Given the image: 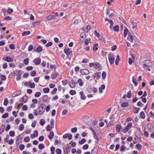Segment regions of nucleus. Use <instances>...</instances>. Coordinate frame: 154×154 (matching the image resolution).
I'll return each instance as SVG.
<instances>
[{"label": "nucleus", "mask_w": 154, "mask_h": 154, "mask_svg": "<svg viewBox=\"0 0 154 154\" xmlns=\"http://www.w3.org/2000/svg\"><path fill=\"white\" fill-rule=\"evenodd\" d=\"M44 105L42 104L39 106L38 109V110L39 114L40 115L43 114L45 111V109L44 108Z\"/></svg>", "instance_id": "obj_2"}, {"label": "nucleus", "mask_w": 154, "mask_h": 154, "mask_svg": "<svg viewBox=\"0 0 154 154\" xmlns=\"http://www.w3.org/2000/svg\"><path fill=\"white\" fill-rule=\"evenodd\" d=\"M64 152L65 153H68L69 152V147L68 146L63 147Z\"/></svg>", "instance_id": "obj_17"}, {"label": "nucleus", "mask_w": 154, "mask_h": 154, "mask_svg": "<svg viewBox=\"0 0 154 154\" xmlns=\"http://www.w3.org/2000/svg\"><path fill=\"white\" fill-rule=\"evenodd\" d=\"M24 84V85L26 86H29L30 84V82H26Z\"/></svg>", "instance_id": "obj_60"}, {"label": "nucleus", "mask_w": 154, "mask_h": 154, "mask_svg": "<svg viewBox=\"0 0 154 154\" xmlns=\"http://www.w3.org/2000/svg\"><path fill=\"white\" fill-rule=\"evenodd\" d=\"M26 97H22L20 99V101L21 102H25L26 100Z\"/></svg>", "instance_id": "obj_38"}, {"label": "nucleus", "mask_w": 154, "mask_h": 154, "mask_svg": "<svg viewBox=\"0 0 154 154\" xmlns=\"http://www.w3.org/2000/svg\"><path fill=\"white\" fill-rule=\"evenodd\" d=\"M71 132L72 133H75L77 131V128L76 127L72 128L71 130Z\"/></svg>", "instance_id": "obj_54"}, {"label": "nucleus", "mask_w": 154, "mask_h": 154, "mask_svg": "<svg viewBox=\"0 0 154 154\" xmlns=\"http://www.w3.org/2000/svg\"><path fill=\"white\" fill-rule=\"evenodd\" d=\"M114 125V123L112 121H110L108 124L107 127H110L113 126Z\"/></svg>", "instance_id": "obj_49"}, {"label": "nucleus", "mask_w": 154, "mask_h": 154, "mask_svg": "<svg viewBox=\"0 0 154 154\" xmlns=\"http://www.w3.org/2000/svg\"><path fill=\"white\" fill-rule=\"evenodd\" d=\"M21 74H19L16 77V79L17 81H18L21 79Z\"/></svg>", "instance_id": "obj_61"}, {"label": "nucleus", "mask_w": 154, "mask_h": 154, "mask_svg": "<svg viewBox=\"0 0 154 154\" xmlns=\"http://www.w3.org/2000/svg\"><path fill=\"white\" fill-rule=\"evenodd\" d=\"M77 83H78L80 86H82L83 83L81 79H78L77 82H76V84Z\"/></svg>", "instance_id": "obj_26"}, {"label": "nucleus", "mask_w": 154, "mask_h": 154, "mask_svg": "<svg viewBox=\"0 0 154 154\" xmlns=\"http://www.w3.org/2000/svg\"><path fill=\"white\" fill-rule=\"evenodd\" d=\"M41 62V60L40 58H36L34 59L33 60V62L36 65H39L40 64Z\"/></svg>", "instance_id": "obj_11"}, {"label": "nucleus", "mask_w": 154, "mask_h": 154, "mask_svg": "<svg viewBox=\"0 0 154 154\" xmlns=\"http://www.w3.org/2000/svg\"><path fill=\"white\" fill-rule=\"evenodd\" d=\"M50 90V89L48 88H44L43 89L44 92V93H48Z\"/></svg>", "instance_id": "obj_46"}, {"label": "nucleus", "mask_w": 154, "mask_h": 154, "mask_svg": "<svg viewBox=\"0 0 154 154\" xmlns=\"http://www.w3.org/2000/svg\"><path fill=\"white\" fill-rule=\"evenodd\" d=\"M97 148H94L91 151V154H97Z\"/></svg>", "instance_id": "obj_25"}, {"label": "nucleus", "mask_w": 154, "mask_h": 154, "mask_svg": "<svg viewBox=\"0 0 154 154\" xmlns=\"http://www.w3.org/2000/svg\"><path fill=\"white\" fill-rule=\"evenodd\" d=\"M85 119L84 120L85 122L88 125H90L92 121L91 119L87 116H85Z\"/></svg>", "instance_id": "obj_7"}, {"label": "nucleus", "mask_w": 154, "mask_h": 154, "mask_svg": "<svg viewBox=\"0 0 154 154\" xmlns=\"http://www.w3.org/2000/svg\"><path fill=\"white\" fill-rule=\"evenodd\" d=\"M54 136V133L53 131H51L49 134L48 135V137L50 139H51Z\"/></svg>", "instance_id": "obj_24"}, {"label": "nucleus", "mask_w": 154, "mask_h": 154, "mask_svg": "<svg viewBox=\"0 0 154 154\" xmlns=\"http://www.w3.org/2000/svg\"><path fill=\"white\" fill-rule=\"evenodd\" d=\"M64 52L68 56L70 55V54L72 53V50H71V49L69 48L65 49Z\"/></svg>", "instance_id": "obj_10"}, {"label": "nucleus", "mask_w": 154, "mask_h": 154, "mask_svg": "<svg viewBox=\"0 0 154 154\" xmlns=\"http://www.w3.org/2000/svg\"><path fill=\"white\" fill-rule=\"evenodd\" d=\"M132 82L135 86H136L138 84L137 82L136 81V80L135 79L134 77V76L132 77Z\"/></svg>", "instance_id": "obj_36"}, {"label": "nucleus", "mask_w": 154, "mask_h": 154, "mask_svg": "<svg viewBox=\"0 0 154 154\" xmlns=\"http://www.w3.org/2000/svg\"><path fill=\"white\" fill-rule=\"evenodd\" d=\"M29 87L31 88H34L35 87V83H31L30 82V85H29Z\"/></svg>", "instance_id": "obj_58"}, {"label": "nucleus", "mask_w": 154, "mask_h": 154, "mask_svg": "<svg viewBox=\"0 0 154 154\" xmlns=\"http://www.w3.org/2000/svg\"><path fill=\"white\" fill-rule=\"evenodd\" d=\"M8 103V99L7 98H5L4 102V105L5 106H6L7 105Z\"/></svg>", "instance_id": "obj_50"}, {"label": "nucleus", "mask_w": 154, "mask_h": 154, "mask_svg": "<svg viewBox=\"0 0 154 154\" xmlns=\"http://www.w3.org/2000/svg\"><path fill=\"white\" fill-rule=\"evenodd\" d=\"M131 126L132 123L131 122L128 123L125 129L123 130V132L124 133H126L131 128Z\"/></svg>", "instance_id": "obj_4"}, {"label": "nucleus", "mask_w": 154, "mask_h": 154, "mask_svg": "<svg viewBox=\"0 0 154 154\" xmlns=\"http://www.w3.org/2000/svg\"><path fill=\"white\" fill-rule=\"evenodd\" d=\"M75 81L73 80H72L69 84V85L70 87L72 88H74L75 87Z\"/></svg>", "instance_id": "obj_15"}, {"label": "nucleus", "mask_w": 154, "mask_h": 154, "mask_svg": "<svg viewBox=\"0 0 154 154\" xmlns=\"http://www.w3.org/2000/svg\"><path fill=\"white\" fill-rule=\"evenodd\" d=\"M136 147L139 149V150H141L142 148V146L140 144H137L136 145Z\"/></svg>", "instance_id": "obj_62"}, {"label": "nucleus", "mask_w": 154, "mask_h": 154, "mask_svg": "<svg viewBox=\"0 0 154 154\" xmlns=\"http://www.w3.org/2000/svg\"><path fill=\"white\" fill-rule=\"evenodd\" d=\"M145 62L144 63V64L143 66V67L144 68H146V67H149L151 66L152 64L150 63V61L149 60H145Z\"/></svg>", "instance_id": "obj_3"}, {"label": "nucleus", "mask_w": 154, "mask_h": 154, "mask_svg": "<svg viewBox=\"0 0 154 154\" xmlns=\"http://www.w3.org/2000/svg\"><path fill=\"white\" fill-rule=\"evenodd\" d=\"M55 18V17L54 15H50L46 18L45 19V21H48L51 20L52 19H54Z\"/></svg>", "instance_id": "obj_12"}, {"label": "nucleus", "mask_w": 154, "mask_h": 154, "mask_svg": "<svg viewBox=\"0 0 154 154\" xmlns=\"http://www.w3.org/2000/svg\"><path fill=\"white\" fill-rule=\"evenodd\" d=\"M105 86L104 85H102L101 86L100 88H99V92L100 93H102L103 92L102 90L104 89L105 88Z\"/></svg>", "instance_id": "obj_29"}, {"label": "nucleus", "mask_w": 154, "mask_h": 154, "mask_svg": "<svg viewBox=\"0 0 154 154\" xmlns=\"http://www.w3.org/2000/svg\"><path fill=\"white\" fill-rule=\"evenodd\" d=\"M9 46L11 50H14L15 48V45L14 44H10L9 45Z\"/></svg>", "instance_id": "obj_42"}, {"label": "nucleus", "mask_w": 154, "mask_h": 154, "mask_svg": "<svg viewBox=\"0 0 154 154\" xmlns=\"http://www.w3.org/2000/svg\"><path fill=\"white\" fill-rule=\"evenodd\" d=\"M51 128H53L54 126V121L53 119H51L50 122V125Z\"/></svg>", "instance_id": "obj_27"}, {"label": "nucleus", "mask_w": 154, "mask_h": 154, "mask_svg": "<svg viewBox=\"0 0 154 154\" xmlns=\"http://www.w3.org/2000/svg\"><path fill=\"white\" fill-rule=\"evenodd\" d=\"M21 91H19L16 92L12 95V96H17L21 94Z\"/></svg>", "instance_id": "obj_32"}, {"label": "nucleus", "mask_w": 154, "mask_h": 154, "mask_svg": "<svg viewBox=\"0 0 154 154\" xmlns=\"http://www.w3.org/2000/svg\"><path fill=\"white\" fill-rule=\"evenodd\" d=\"M124 102V101H123L122 100H121L120 101V102L121 103H122L121 105V106L122 107H126V102Z\"/></svg>", "instance_id": "obj_23"}, {"label": "nucleus", "mask_w": 154, "mask_h": 154, "mask_svg": "<svg viewBox=\"0 0 154 154\" xmlns=\"http://www.w3.org/2000/svg\"><path fill=\"white\" fill-rule=\"evenodd\" d=\"M106 72H103L102 74V78L103 79H105L106 77Z\"/></svg>", "instance_id": "obj_51"}, {"label": "nucleus", "mask_w": 154, "mask_h": 154, "mask_svg": "<svg viewBox=\"0 0 154 154\" xmlns=\"http://www.w3.org/2000/svg\"><path fill=\"white\" fill-rule=\"evenodd\" d=\"M105 21H108L111 25H112L113 24V22L112 20L107 18H106L105 19Z\"/></svg>", "instance_id": "obj_22"}, {"label": "nucleus", "mask_w": 154, "mask_h": 154, "mask_svg": "<svg viewBox=\"0 0 154 154\" xmlns=\"http://www.w3.org/2000/svg\"><path fill=\"white\" fill-rule=\"evenodd\" d=\"M30 138L29 137H26L24 138V141L26 142H28L30 140Z\"/></svg>", "instance_id": "obj_53"}, {"label": "nucleus", "mask_w": 154, "mask_h": 154, "mask_svg": "<svg viewBox=\"0 0 154 154\" xmlns=\"http://www.w3.org/2000/svg\"><path fill=\"white\" fill-rule=\"evenodd\" d=\"M42 50L43 49L42 47L39 46L36 48V51L38 53H40L42 51Z\"/></svg>", "instance_id": "obj_31"}, {"label": "nucleus", "mask_w": 154, "mask_h": 154, "mask_svg": "<svg viewBox=\"0 0 154 154\" xmlns=\"http://www.w3.org/2000/svg\"><path fill=\"white\" fill-rule=\"evenodd\" d=\"M130 33L129 32V31L127 28H126L124 30V36L125 38L127 35L128 34V33Z\"/></svg>", "instance_id": "obj_18"}, {"label": "nucleus", "mask_w": 154, "mask_h": 154, "mask_svg": "<svg viewBox=\"0 0 154 154\" xmlns=\"http://www.w3.org/2000/svg\"><path fill=\"white\" fill-rule=\"evenodd\" d=\"M131 24L132 25V28L134 29L137 27L136 23L134 22L133 20H131Z\"/></svg>", "instance_id": "obj_30"}, {"label": "nucleus", "mask_w": 154, "mask_h": 154, "mask_svg": "<svg viewBox=\"0 0 154 154\" xmlns=\"http://www.w3.org/2000/svg\"><path fill=\"white\" fill-rule=\"evenodd\" d=\"M41 23L40 21H38L34 22L32 23L33 25L34 26H37L39 25Z\"/></svg>", "instance_id": "obj_41"}, {"label": "nucleus", "mask_w": 154, "mask_h": 154, "mask_svg": "<svg viewBox=\"0 0 154 154\" xmlns=\"http://www.w3.org/2000/svg\"><path fill=\"white\" fill-rule=\"evenodd\" d=\"M146 128L148 131H150L153 129L152 125L151 124H148L146 127Z\"/></svg>", "instance_id": "obj_13"}, {"label": "nucleus", "mask_w": 154, "mask_h": 154, "mask_svg": "<svg viewBox=\"0 0 154 154\" xmlns=\"http://www.w3.org/2000/svg\"><path fill=\"white\" fill-rule=\"evenodd\" d=\"M36 74V71L35 70L31 71L30 72V75L33 77Z\"/></svg>", "instance_id": "obj_43"}, {"label": "nucleus", "mask_w": 154, "mask_h": 154, "mask_svg": "<svg viewBox=\"0 0 154 154\" xmlns=\"http://www.w3.org/2000/svg\"><path fill=\"white\" fill-rule=\"evenodd\" d=\"M119 27L118 25L115 26L113 27V30L116 32H118L119 31Z\"/></svg>", "instance_id": "obj_35"}, {"label": "nucleus", "mask_w": 154, "mask_h": 154, "mask_svg": "<svg viewBox=\"0 0 154 154\" xmlns=\"http://www.w3.org/2000/svg\"><path fill=\"white\" fill-rule=\"evenodd\" d=\"M101 73L100 72H98L94 73L93 75V77L97 80H98L100 79V77Z\"/></svg>", "instance_id": "obj_9"}, {"label": "nucleus", "mask_w": 154, "mask_h": 154, "mask_svg": "<svg viewBox=\"0 0 154 154\" xmlns=\"http://www.w3.org/2000/svg\"><path fill=\"white\" fill-rule=\"evenodd\" d=\"M120 60V58L119 55H117L116 57V58L115 61V64L116 65H118L119 62Z\"/></svg>", "instance_id": "obj_21"}, {"label": "nucleus", "mask_w": 154, "mask_h": 154, "mask_svg": "<svg viewBox=\"0 0 154 154\" xmlns=\"http://www.w3.org/2000/svg\"><path fill=\"white\" fill-rule=\"evenodd\" d=\"M86 140L85 138H82L81 140L79 142V143L80 144H82L85 142Z\"/></svg>", "instance_id": "obj_40"}, {"label": "nucleus", "mask_w": 154, "mask_h": 154, "mask_svg": "<svg viewBox=\"0 0 154 154\" xmlns=\"http://www.w3.org/2000/svg\"><path fill=\"white\" fill-rule=\"evenodd\" d=\"M69 97H65V99L62 101V103L64 104L65 103L69 104L71 105L74 106V104L73 103L70 102V101L69 100V99L70 100Z\"/></svg>", "instance_id": "obj_1"}, {"label": "nucleus", "mask_w": 154, "mask_h": 154, "mask_svg": "<svg viewBox=\"0 0 154 154\" xmlns=\"http://www.w3.org/2000/svg\"><path fill=\"white\" fill-rule=\"evenodd\" d=\"M45 146L43 144H40L38 145L39 148L40 149H42L44 148Z\"/></svg>", "instance_id": "obj_52"}, {"label": "nucleus", "mask_w": 154, "mask_h": 154, "mask_svg": "<svg viewBox=\"0 0 154 154\" xmlns=\"http://www.w3.org/2000/svg\"><path fill=\"white\" fill-rule=\"evenodd\" d=\"M52 128H51V126H50L49 125H48L47 126V128H46V130L47 131H51V129Z\"/></svg>", "instance_id": "obj_59"}, {"label": "nucleus", "mask_w": 154, "mask_h": 154, "mask_svg": "<svg viewBox=\"0 0 154 154\" xmlns=\"http://www.w3.org/2000/svg\"><path fill=\"white\" fill-rule=\"evenodd\" d=\"M135 37L134 35H132L130 33H129L127 39L131 42H133L134 38Z\"/></svg>", "instance_id": "obj_6"}, {"label": "nucleus", "mask_w": 154, "mask_h": 154, "mask_svg": "<svg viewBox=\"0 0 154 154\" xmlns=\"http://www.w3.org/2000/svg\"><path fill=\"white\" fill-rule=\"evenodd\" d=\"M59 75V74L58 73L54 72L51 75V77L53 79H55Z\"/></svg>", "instance_id": "obj_14"}, {"label": "nucleus", "mask_w": 154, "mask_h": 154, "mask_svg": "<svg viewBox=\"0 0 154 154\" xmlns=\"http://www.w3.org/2000/svg\"><path fill=\"white\" fill-rule=\"evenodd\" d=\"M5 60L8 62H11L13 61V60H12L11 58L9 57H6Z\"/></svg>", "instance_id": "obj_28"}, {"label": "nucleus", "mask_w": 154, "mask_h": 154, "mask_svg": "<svg viewBox=\"0 0 154 154\" xmlns=\"http://www.w3.org/2000/svg\"><path fill=\"white\" fill-rule=\"evenodd\" d=\"M0 78H1V80L2 81H5V80L6 79V76L5 75H2L1 76Z\"/></svg>", "instance_id": "obj_57"}, {"label": "nucleus", "mask_w": 154, "mask_h": 154, "mask_svg": "<svg viewBox=\"0 0 154 154\" xmlns=\"http://www.w3.org/2000/svg\"><path fill=\"white\" fill-rule=\"evenodd\" d=\"M33 48V46L32 45H30L28 48L29 51H31L32 50Z\"/></svg>", "instance_id": "obj_56"}, {"label": "nucleus", "mask_w": 154, "mask_h": 154, "mask_svg": "<svg viewBox=\"0 0 154 154\" xmlns=\"http://www.w3.org/2000/svg\"><path fill=\"white\" fill-rule=\"evenodd\" d=\"M82 75H87L89 73V72L87 69H83L81 72Z\"/></svg>", "instance_id": "obj_16"}, {"label": "nucleus", "mask_w": 154, "mask_h": 154, "mask_svg": "<svg viewBox=\"0 0 154 154\" xmlns=\"http://www.w3.org/2000/svg\"><path fill=\"white\" fill-rule=\"evenodd\" d=\"M30 31H24L22 33L23 36L29 35L30 34Z\"/></svg>", "instance_id": "obj_34"}, {"label": "nucleus", "mask_w": 154, "mask_h": 154, "mask_svg": "<svg viewBox=\"0 0 154 154\" xmlns=\"http://www.w3.org/2000/svg\"><path fill=\"white\" fill-rule=\"evenodd\" d=\"M91 39L90 38L86 39L85 41V44L86 45H88L89 43L91 41Z\"/></svg>", "instance_id": "obj_33"}, {"label": "nucleus", "mask_w": 154, "mask_h": 154, "mask_svg": "<svg viewBox=\"0 0 154 154\" xmlns=\"http://www.w3.org/2000/svg\"><path fill=\"white\" fill-rule=\"evenodd\" d=\"M80 41L83 42L86 37L85 33L84 32H81L80 35Z\"/></svg>", "instance_id": "obj_5"}, {"label": "nucleus", "mask_w": 154, "mask_h": 154, "mask_svg": "<svg viewBox=\"0 0 154 154\" xmlns=\"http://www.w3.org/2000/svg\"><path fill=\"white\" fill-rule=\"evenodd\" d=\"M98 46V44H96L94 45L93 47V50L94 51H96L98 49L97 47Z\"/></svg>", "instance_id": "obj_47"}, {"label": "nucleus", "mask_w": 154, "mask_h": 154, "mask_svg": "<svg viewBox=\"0 0 154 154\" xmlns=\"http://www.w3.org/2000/svg\"><path fill=\"white\" fill-rule=\"evenodd\" d=\"M10 135L11 137H14L15 136V132L14 131H11L9 132Z\"/></svg>", "instance_id": "obj_44"}, {"label": "nucleus", "mask_w": 154, "mask_h": 154, "mask_svg": "<svg viewBox=\"0 0 154 154\" xmlns=\"http://www.w3.org/2000/svg\"><path fill=\"white\" fill-rule=\"evenodd\" d=\"M94 33L95 35L98 38L100 37V34L99 33H98L96 30H95L94 31Z\"/></svg>", "instance_id": "obj_64"}, {"label": "nucleus", "mask_w": 154, "mask_h": 154, "mask_svg": "<svg viewBox=\"0 0 154 154\" xmlns=\"http://www.w3.org/2000/svg\"><path fill=\"white\" fill-rule=\"evenodd\" d=\"M125 149V147L124 145H122L121 146L120 151L121 152L124 151Z\"/></svg>", "instance_id": "obj_48"}, {"label": "nucleus", "mask_w": 154, "mask_h": 154, "mask_svg": "<svg viewBox=\"0 0 154 154\" xmlns=\"http://www.w3.org/2000/svg\"><path fill=\"white\" fill-rule=\"evenodd\" d=\"M24 129V126L23 124H20L19 126V129L20 131H22Z\"/></svg>", "instance_id": "obj_39"}, {"label": "nucleus", "mask_w": 154, "mask_h": 154, "mask_svg": "<svg viewBox=\"0 0 154 154\" xmlns=\"http://www.w3.org/2000/svg\"><path fill=\"white\" fill-rule=\"evenodd\" d=\"M108 60L110 64H112L114 63L115 57L113 56V55L112 56H109Z\"/></svg>", "instance_id": "obj_8"}, {"label": "nucleus", "mask_w": 154, "mask_h": 154, "mask_svg": "<svg viewBox=\"0 0 154 154\" xmlns=\"http://www.w3.org/2000/svg\"><path fill=\"white\" fill-rule=\"evenodd\" d=\"M116 131H119L120 132L122 131V127L121 125H117L116 128Z\"/></svg>", "instance_id": "obj_20"}, {"label": "nucleus", "mask_w": 154, "mask_h": 154, "mask_svg": "<svg viewBox=\"0 0 154 154\" xmlns=\"http://www.w3.org/2000/svg\"><path fill=\"white\" fill-rule=\"evenodd\" d=\"M29 60L28 58H26L24 60L23 62L25 65H27L29 63Z\"/></svg>", "instance_id": "obj_55"}, {"label": "nucleus", "mask_w": 154, "mask_h": 154, "mask_svg": "<svg viewBox=\"0 0 154 154\" xmlns=\"http://www.w3.org/2000/svg\"><path fill=\"white\" fill-rule=\"evenodd\" d=\"M45 121L43 119H41L40 120V124L41 125H43L45 124Z\"/></svg>", "instance_id": "obj_45"}, {"label": "nucleus", "mask_w": 154, "mask_h": 154, "mask_svg": "<svg viewBox=\"0 0 154 154\" xmlns=\"http://www.w3.org/2000/svg\"><path fill=\"white\" fill-rule=\"evenodd\" d=\"M69 93L70 94L72 95L75 94L76 92L75 91L71 90L70 91Z\"/></svg>", "instance_id": "obj_63"}, {"label": "nucleus", "mask_w": 154, "mask_h": 154, "mask_svg": "<svg viewBox=\"0 0 154 154\" xmlns=\"http://www.w3.org/2000/svg\"><path fill=\"white\" fill-rule=\"evenodd\" d=\"M94 138H95V139H96L97 140V141H96V142L98 144L99 143V137L96 134V133L95 132H94Z\"/></svg>", "instance_id": "obj_19"}, {"label": "nucleus", "mask_w": 154, "mask_h": 154, "mask_svg": "<svg viewBox=\"0 0 154 154\" xmlns=\"http://www.w3.org/2000/svg\"><path fill=\"white\" fill-rule=\"evenodd\" d=\"M140 117L142 119H144L145 117V115L143 112H141L140 114Z\"/></svg>", "instance_id": "obj_37"}]
</instances>
